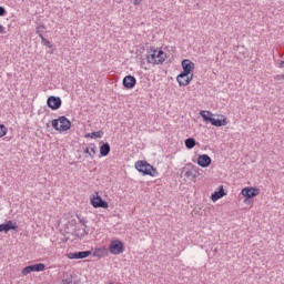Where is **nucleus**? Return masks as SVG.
Masks as SVG:
<instances>
[{"label": "nucleus", "instance_id": "nucleus-1", "mask_svg": "<svg viewBox=\"0 0 284 284\" xmlns=\"http://www.w3.org/2000/svg\"><path fill=\"white\" fill-rule=\"evenodd\" d=\"M200 116H202L205 123H211L214 128H223V125H227V119L225 115H220V119H214V114L211 111H201Z\"/></svg>", "mask_w": 284, "mask_h": 284}, {"label": "nucleus", "instance_id": "nucleus-27", "mask_svg": "<svg viewBox=\"0 0 284 284\" xmlns=\"http://www.w3.org/2000/svg\"><path fill=\"white\" fill-rule=\"evenodd\" d=\"M78 221H79V223H81V225H83L84 227H87V226H85V223H88V220H85V217H81V215H78Z\"/></svg>", "mask_w": 284, "mask_h": 284}, {"label": "nucleus", "instance_id": "nucleus-2", "mask_svg": "<svg viewBox=\"0 0 284 284\" xmlns=\"http://www.w3.org/2000/svg\"><path fill=\"white\" fill-rule=\"evenodd\" d=\"M168 58V54L163 50H156V49H151L146 53V60L148 63H153L155 65H161Z\"/></svg>", "mask_w": 284, "mask_h": 284}, {"label": "nucleus", "instance_id": "nucleus-20", "mask_svg": "<svg viewBox=\"0 0 284 284\" xmlns=\"http://www.w3.org/2000/svg\"><path fill=\"white\" fill-rule=\"evenodd\" d=\"M184 145L187 150H193V148L196 145V140H194V138H189L184 141Z\"/></svg>", "mask_w": 284, "mask_h": 284}, {"label": "nucleus", "instance_id": "nucleus-5", "mask_svg": "<svg viewBox=\"0 0 284 284\" xmlns=\"http://www.w3.org/2000/svg\"><path fill=\"white\" fill-rule=\"evenodd\" d=\"M109 252L111 254H123V243L119 240H114L109 245Z\"/></svg>", "mask_w": 284, "mask_h": 284}, {"label": "nucleus", "instance_id": "nucleus-32", "mask_svg": "<svg viewBox=\"0 0 284 284\" xmlns=\"http://www.w3.org/2000/svg\"><path fill=\"white\" fill-rule=\"evenodd\" d=\"M280 68H284V61L280 62Z\"/></svg>", "mask_w": 284, "mask_h": 284}, {"label": "nucleus", "instance_id": "nucleus-17", "mask_svg": "<svg viewBox=\"0 0 284 284\" xmlns=\"http://www.w3.org/2000/svg\"><path fill=\"white\" fill-rule=\"evenodd\" d=\"M83 152L84 154H88V156H91V159H94V154H97V145L91 144V148L85 146Z\"/></svg>", "mask_w": 284, "mask_h": 284}, {"label": "nucleus", "instance_id": "nucleus-33", "mask_svg": "<svg viewBox=\"0 0 284 284\" xmlns=\"http://www.w3.org/2000/svg\"><path fill=\"white\" fill-rule=\"evenodd\" d=\"M3 32V26L0 24V34Z\"/></svg>", "mask_w": 284, "mask_h": 284}, {"label": "nucleus", "instance_id": "nucleus-29", "mask_svg": "<svg viewBox=\"0 0 284 284\" xmlns=\"http://www.w3.org/2000/svg\"><path fill=\"white\" fill-rule=\"evenodd\" d=\"M275 79H276V81H281V79L284 80V74H282V75H276Z\"/></svg>", "mask_w": 284, "mask_h": 284}, {"label": "nucleus", "instance_id": "nucleus-14", "mask_svg": "<svg viewBox=\"0 0 284 284\" xmlns=\"http://www.w3.org/2000/svg\"><path fill=\"white\" fill-rule=\"evenodd\" d=\"M10 230H19V226L14 225L12 221H8L6 224H0V232H4L6 234H8Z\"/></svg>", "mask_w": 284, "mask_h": 284}, {"label": "nucleus", "instance_id": "nucleus-16", "mask_svg": "<svg viewBox=\"0 0 284 284\" xmlns=\"http://www.w3.org/2000/svg\"><path fill=\"white\" fill-rule=\"evenodd\" d=\"M184 176L190 181H194V179H199V171L196 170H187L184 173Z\"/></svg>", "mask_w": 284, "mask_h": 284}, {"label": "nucleus", "instance_id": "nucleus-21", "mask_svg": "<svg viewBox=\"0 0 284 284\" xmlns=\"http://www.w3.org/2000/svg\"><path fill=\"white\" fill-rule=\"evenodd\" d=\"M102 136H103V131H97V132L85 134V139H101Z\"/></svg>", "mask_w": 284, "mask_h": 284}, {"label": "nucleus", "instance_id": "nucleus-13", "mask_svg": "<svg viewBox=\"0 0 284 284\" xmlns=\"http://www.w3.org/2000/svg\"><path fill=\"white\" fill-rule=\"evenodd\" d=\"M193 77H194V74H191V77L187 75V77H182V78H181V74H179V75L176 77V81H178L179 85L185 88L186 85H190V83H191Z\"/></svg>", "mask_w": 284, "mask_h": 284}, {"label": "nucleus", "instance_id": "nucleus-6", "mask_svg": "<svg viewBox=\"0 0 284 284\" xmlns=\"http://www.w3.org/2000/svg\"><path fill=\"white\" fill-rule=\"evenodd\" d=\"M260 194H261V190L256 187H244L242 190V196H245V199H254Z\"/></svg>", "mask_w": 284, "mask_h": 284}, {"label": "nucleus", "instance_id": "nucleus-31", "mask_svg": "<svg viewBox=\"0 0 284 284\" xmlns=\"http://www.w3.org/2000/svg\"><path fill=\"white\" fill-rule=\"evenodd\" d=\"M39 37H40L41 41H43V39H45V38L43 37V33H39Z\"/></svg>", "mask_w": 284, "mask_h": 284}, {"label": "nucleus", "instance_id": "nucleus-25", "mask_svg": "<svg viewBox=\"0 0 284 284\" xmlns=\"http://www.w3.org/2000/svg\"><path fill=\"white\" fill-rule=\"evenodd\" d=\"M42 44L45 45L47 48H52V42L50 40L42 38Z\"/></svg>", "mask_w": 284, "mask_h": 284}, {"label": "nucleus", "instance_id": "nucleus-26", "mask_svg": "<svg viewBox=\"0 0 284 284\" xmlns=\"http://www.w3.org/2000/svg\"><path fill=\"white\" fill-rule=\"evenodd\" d=\"M32 271L30 270V266H26L23 270H22V275L23 276H28V274H31Z\"/></svg>", "mask_w": 284, "mask_h": 284}, {"label": "nucleus", "instance_id": "nucleus-19", "mask_svg": "<svg viewBox=\"0 0 284 284\" xmlns=\"http://www.w3.org/2000/svg\"><path fill=\"white\" fill-rule=\"evenodd\" d=\"M100 154L101 156H108L110 154V143H103L100 146Z\"/></svg>", "mask_w": 284, "mask_h": 284}, {"label": "nucleus", "instance_id": "nucleus-4", "mask_svg": "<svg viewBox=\"0 0 284 284\" xmlns=\"http://www.w3.org/2000/svg\"><path fill=\"white\" fill-rule=\"evenodd\" d=\"M183 71L180 73V79L183 77H190L194 72V62L189 59L182 61Z\"/></svg>", "mask_w": 284, "mask_h": 284}, {"label": "nucleus", "instance_id": "nucleus-8", "mask_svg": "<svg viewBox=\"0 0 284 284\" xmlns=\"http://www.w3.org/2000/svg\"><path fill=\"white\" fill-rule=\"evenodd\" d=\"M92 255V251H80L74 253H68L67 257L70 260H81V258H88V256Z\"/></svg>", "mask_w": 284, "mask_h": 284}, {"label": "nucleus", "instance_id": "nucleus-12", "mask_svg": "<svg viewBox=\"0 0 284 284\" xmlns=\"http://www.w3.org/2000/svg\"><path fill=\"white\" fill-rule=\"evenodd\" d=\"M59 123H60V132H68V130H70V128H72V123L70 122V120H68V118H65V115H62L59 118Z\"/></svg>", "mask_w": 284, "mask_h": 284}, {"label": "nucleus", "instance_id": "nucleus-24", "mask_svg": "<svg viewBox=\"0 0 284 284\" xmlns=\"http://www.w3.org/2000/svg\"><path fill=\"white\" fill-rule=\"evenodd\" d=\"M51 125L53 130H57L58 132H61L60 125H59V119L52 120Z\"/></svg>", "mask_w": 284, "mask_h": 284}, {"label": "nucleus", "instance_id": "nucleus-22", "mask_svg": "<svg viewBox=\"0 0 284 284\" xmlns=\"http://www.w3.org/2000/svg\"><path fill=\"white\" fill-rule=\"evenodd\" d=\"M60 284H77L72 275H67L62 278Z\"/></svg>", "mask_w": 284, "mask_h": 284}, {"label": "nucleus", "instance_id": "nucleus-3", "mask_svg": "<svg viewBox=\"0 0 284 284\" xmlns=\"http://www.w3.org/2000/svg\"><path fill=\"white\" fill-rule=\"evenodd\" d=\"M135 170L141 172L145 176H159V171L152 164L148 163V161H138L135 163Z\"/></svg>", "mask_w": 284, "mask_h": 284}, {"label": "nucleus", "instance_id": "nucleus-10", "mask_svg": "<svg viewBox=\"0 0 284 284\" xmlns=\"http://www.w3.org/2000/svg\"><path fill=\"white\" fill-rule=\"evenodd\" d=\"M91 205L95 209L103 207L104 210H108V202L103 201V197L99 196V193L91 199Z\"/></svg>", "mask_w": 284, "mask_h": 284}, {"label": "nucleus", "instance_id": "nucleus-30", "mask_svg": "<svg viewBox=\"0 0 284 284\" xmlns=\"http://www.w3.org/2000/svg\"><path fill=\"white\" fill-rule=\"evenodd\" d=\"M133 3L134 6H141V0H134Z\"/></svg>", "mask_w": 284, "mask_h": 284}, {"label": "nucleus", "instance_id": "nucleus-9", "mask_svg": "<svg viewBox=\"0 0 284 284\" xmlns=\"http://www.w3.org/2000/svg\"><path fill=\"white\" fill-rule=\"evenodd\" d=\"M122 85L125 88V90H133V88L136 85V78L133 75H126L122 80Z\"/></svg>", "mask_w": 284, "mask_h": 284}, {"label": "nucleus", "instance_id": "nucleus-28", "mask_svg": "<svg viewBox=\"0 0 284 284\" xmlns=\"http://www.w3.org/2000/svg\"><path fill=\"white\" fill-rule=\"evenodd\" d=\"M6 14V8L0 7V17H3Z\"/></svg>", "mask_w": 284, "mask_h": 284}, {"label": "nucleus", "instance_id": "nucleus-15", "mask_svg": "<svg viewBox=\"0 0 284 284\" xmlns=\"http://www.w3.org/2000/svg\"><path fill=\"white\" fill-rule=\"evenodd\" d=\"M223 196H225V189H223V185H221L219 191H215L211 195V199H212V201H219L220 199H223Z\"/></svg>", "mask_w": 284, "mask_h": 284}, {"label": "nucleus", "instance_id": "nucleus-18", "mask_svg": "<svg viewBox=\"0 0 284 284\" xmlns=\"http://www.w3.org/2000/svg\"><path fill=\"white\" fill-rule=\"evenodd\" d=\"M29 270H31V272H43V270H45V264L43 263L32 264V265H29Z\"/></svg>", "mask_w": 284, "mask_h": 284}, {"label": "nucleus", "instance_id": "nucleus-23", "mask_svg": "<svg viewBox=\"0 0 284 284\" xmlns=\"http://www.w3.org/2000/svg\"><path fill=\"white\" fill-rule=\"evenodd\" d=\"M6 134H8V128H6L3 124H0V139H3Z\"/></svg>", "mask_w": 284, "mask_h": 284}, {"label": "nucleus", "instance_id": "nucleus-11", "mask_svg": "<svg viewBox=\"0 0 284 284\" xmlns=\"http://www.w3.org/2000/svg\"><path fill=\"white\" fill-rule=\"evenodd\" d=\"M197 165H200V168H210V165H212V158L207 154L199 155Z\"/></svg>", "mask_w": 284, "mask_h": 284}, {"label": "nucleus", "instance_id": "nucleus-7", "mask_svg": "<svg viewBox=\"0 0 284 284\" xmlns=\"http://www.w3.org/2000/svg\"><path fill=\"white\" fill-rule=\"evenodd\" d=\"M61 98L54 95L49 97L47 100V105L51 110H59V108H61Z\"/></svg>", "mask_w": 284, "mask_h": 284}]
</instances>
